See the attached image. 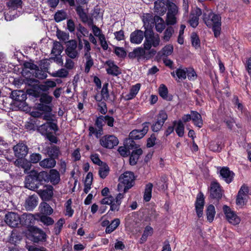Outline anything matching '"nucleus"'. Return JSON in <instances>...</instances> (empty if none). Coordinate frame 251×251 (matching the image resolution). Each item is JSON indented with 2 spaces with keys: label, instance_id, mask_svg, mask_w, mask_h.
I'll list each match as a JSON object with an SVG mask.
<instances>
[{
  "label": "nucleus",
  "instance_id": "obj_1",
  "mask_svg": "<svg viewBox=\"0 0 251 251\" xmlns=\"http://www.w3.org/2000/svg\"><path fill=\"white\" fill-rule=\"evenodd\" d=\"M144 37L145 40L143 45L146 50H150L152 46L156 47L159 45L160 38L158 34L154 35L151 28H146L144 32L139 29L135 30L130 35V41L133 44H139L143 41Z\"/></svg>",
  "mask_w": 251,
  "mask_h": 251
},
{
  "label": "nucleus",
  "instance_id": "obj_2",
  "mask_svg": "<svg viewBox=\"0 0 251 251\" xmlns=\"http://www.w3.org/2000/svg\"><path fill=\"white\" fill-rule=\"evenodd\" d=\"M44 173H43V175ZM41 171H31L25 180V187L30 190L36 191L40 186L43 185L46 176L42 175Z\"/></svg>",
  "mask_w": 251,
  "mask_h": 251
},
{
  "label": "nucleus",
  "instance_id": "obj_3",
  "mask_svg": "<svg viewBox=\"0 0 251 251\" xmlns=\"http://www.w3.org/2000/svg\"><path fill=\"white\" fill-rule=\"evenodd\" d=\"M203 20L205 25L209 28H212L215 37H218L221 30V17L220 14H216L210 11L205 12L202 15Z\"/></svg>",
  "mask_w": 251,
  "mask_h": 251
},
{
  "label": "nucleus",
  "instance_id": "obj_4",
  "mask_svg": "<svg viewBox=\"0 0 251 251\" xmlns=\"http://www.w3.org/2000/svg\"><path fill=\"white\" fill-rule=\"evenodd\" d=\"M135 176L132 172H126L119 177L120 183L118 185V190L122 191L124 187V192L126 193L131 188L134 184Z\"/></svg>",
  "mask_w": 251,
  "mask_h": 251
},
{
  "label": "nucleus",
  "instance_id": "obj_5",
  "mask_svg": "<svg viewBox=\"0 0 251 251\" xmlns=\"http://www.w3.org/2000/svg\"><path fill=\"white\" fill-rule=\"evenodd\" d=\"M10 98L15 101L14 104L23 110L27 109V106L25 101L27 99L26 94L22 90H14L11 91Z\"/></svg>",
  "mask_w": 251,
  "mask_h": 251
},
{
  "label": "nucleus",
  "instance_id": "obj_6",
  "mask_svg": "<svg viewBox=\"0 0 251 251\" xmlns=\"http://www.w3.org/2000/svg\"><path fill=\"white\" fill-rule=\"evenodd\" d=\"M168 119V115L165 110H160L155 116V121L151 125V129L153 132L159 131L165 121Z\"/></svg>",
  "mask_w": 251,
  "mask_h": 251
},
{
  "label": "nucleus",
  "instance_id": "obj_7",
  "mask_svg": "<svg viewBox=\"0 0 251 251\" xmlns=\"http://www.w3.org/2000/svg\"><path fill=\"white\" fill-rule=\"evenodd\" d=\"M42 175L46 176L45 180H43L44 184L48 183L49 181L54 185L58 184L60 181V176L59 172L56 169H50L48 173L47 171H41Z\"/></svg>",
  "mask_w": 251,
  "mask_h": 251
},
{
  "label": "nucleus",
  "instance_id": "obj_8",
  "mask_svg": "<svg viewBox=\"0 0 251 251\" xmlns=\"http://www.w3.org/2000/svg\"><path fill=\"white\" fill-rule=\"evenodd\" d=\"M58 130V128L57 124L51 121L47 122L46 123L38 126L37 128V131L45 137L52 132V130L56 132Z\"/></svg>",
  "mask_w": 251,
  "mask_h": 251
},
{
  "label": "nucleus",
  "instance_id": "obj_9",
  "mask_svg": "<svg viewBox=\"0 0 251 251\" xmlns=\"http://www.w3.org/2000/svg\"><path fill=\"white\" fill-rule=\"evenodd\" d=\"M100 144L105 148L112 149L118 145L119 140L114 135H105L100 139Z\"/></svg>",
  "mask_w": 251,
  "mask_h": 251
},
{
  "label": "nucleus",
  "instance_id": "obj_10",
  "mask_svg": "<svg viewBox=\"0 0 251 251\" xmlns=\"http://www.w3.org/2000/svg\"><path fill=\"white\" fill-rule=\"evenodd\" d=\"M31 240L34 243L43 242L46 239V234L42 230L35 227L31 226L29 229Z\"/></svg>",
  "mask_w": 251,
  "mask_h": 251
},
{
  "label": "nucleus",
  "instance_id": "obj_11",
  "mask_svg": "<svg viewBox=\"0 0 251 251\" xmlns=\"http://www.w3.org/2000/svg\"><path fill=\"white\" fill-rule=\"evenodd\" d=\"M150 122H145L143 124L142 129H134L129 134V138L133 140H139L142 138L149 130Z\"/></svg>",
  "mask_w": 251,
  "mask_h": 251
},
{
  "label": "nucleus",
  "instance_id": "obj_12",
  "mask_svg": "<svg viewBox=\"0 0 251 251\" xmlns=\"http://www.w3.org/2000/svg\"><path fill=\"white\" fill-rule=\"evenodd\" d=\"M77 42L75 40L68 41L66 43V54L71 59L78 57L79 53L76 50Z\"/></svg>",
  "mask_w": 251,
  "mask_h": 251
},
{
  "label": "nucleus",
  "instance_id": "obj_13",
  "mask_svg": "<svg viewBox=\"0 0 251 251\" xmlns=\"http://www.w3.org/2000/svg\"><path fill=\"white\" fill-rule=\"evenodd\" d=\"M43 185L45 189H39L36 191L42 200L44 201H48L51 199L53 195V188L51 185L46 184Z\"/></svg>",
  "mask_w": 251,
  "mask_h": 251
},
{
  "label": "nucleus",
  "instance_id": "obj_14",
  "mask_svg": "<svg viewBox=\"0 0 251 251\" xmlns=\"http://www.w3.org/2000/svg\"><path fill=\"white\" fill-rule=\"evenodd\" d=\"M210 197L212 199L219 200L222 197L223 191L220 184L217 181H212L210 184Z\"/></svg>",
  "mask_w": 251,
  "mask_h": 251
},
{
  "label": "nucleus",
  "instance_id": "obj_15",
  "mask_svg": "<svg viewBox=\"0 0 251 251\" xmlns=\"http://www.w3.org/2000/svg\"><path fill=\"white\" fill-rule=\"evenodd\" d=\"M223 209L224 214L226 215V219L229 223L233 225H237L240 223V218L237 216L234 211L231 210L229 206L226 205H224Z\"/></svg>",
  "mask_w": 251,
  "mask_h": 251
},
{
  "label": "nucleus",
  "instance_id": "obj_16",
  "mask_svg": "<svg viewBox=\"0 0 251 251\" xmlns=\"http://www.w3.org/2000/svg\"><path fill=\"white\" fill-rule=\"evenodd\" d=\"M15 156L19 159L24 158L28 153V148L25 144L19 143L13 147Z\"/></svg>",
  "mask_w": 251,
  "mask_h": 251
},
{
  "label": "nucleus",
  "instance_id": "obj_17",
  "mask_svg": "<svg viewBox=\"0 0 251 251\" xmlns=\"http://www.w3.org/2000/svg\"><path fill=\"white\" fill-rule=\"evenodd\" d=\"M204 205V195L201 192H200L197 196L196 201L195 203L196 212L199 218L202 216Z\"/></svg>",
  "mask_w": 251,
  "mask_h": 251
},
{
  "label": "nucleus",
  "instance_id": "obj_18",
  "mask_svg": "<svg viewBox=\"0 0 251 251\" xmlns=\"http://www.w3.org/2000/svg\"><path fill=\"white\" fill-rule=\"evenodd\" d=\"M5 222L9 226L15 227L20 223L21 218L18 214L9 212L5 215Z\"/></svg>",
  "mask_w": 251,
  "mask_h": 251
},
{
  "label": "nucleus",
  "instance_id": "obj_19",
  "mask_svg": "<svg viewBox=\"0 0 251 251\" xmlns=\"http://www.w3.org/2000/svg\"><path fill=\"white\" fill-rule=\"evenodd\" d=\"M105 64L108 67L106 69L107 74L112 76H118L122 74L121 70L113 61L108 60L105 62Z\"/></svg>",
  "mask_w": 251,
  "mask_h": 251
},
{
  "label": "nucleus",
  "instance_id": "obj_20",
  "mask_svg": "<svg viewBox=\"0 0 251 251\" xmlns=\"http://www.w3.org/2000/svg\"><path fill=\"white\" fill-rule=\"evenodd\" d=\"M45 151L46 152L45 153L48 157H50L55 160L57 159L62 154L60 148L54 145L47 147L45 149Z\"/></svg>",
  "mask_w": 251,
  "mask_h": 251
},
{
  "label": "nucleus",
  "instance_id": "obj_21",
  "mask_svg": "<svg viewBox=\"0 0 251 251\" xmlns=\"http://www.w3.org/2000/svg\"><path fill=\"white\" fill-rule=\"evenodd\" d=\"M220 176L226 183L229 184L233 181L235 174L229 168L223 167L220 171Z\"/></svg>",
  "mask_w": 251,
  "mask_h": 251
},
{
  "label": "nucleus",
  "instance_id": "obj_22",
  "mask_svg": "<svg viewBox=\"0 0 251 251\" xmlns=\"http://www.w3.org/2000/svg\"><path fill=\"white\" fill-rule=\"evenodd\" d=\"M154 12L159 15H164L167 7V1L157 0L154 2Z\"/></svg>",
  "mask_w": 251,
  "mask_h": 251
},
{
  "label": "nucleus",
  "instance_id": "obj_23",
  "mask_svg": "<svg viewBox=\"0 0 251 251\" xmlns=\"http://www.w3.org/2000/svg\"><path fill=\"white\" fill-rule=\"evenodd\" d=\"M143 153V151L141 148L134 150L130 153L129 162V164L131 166L135 165L139 158V157Z\"/></svg>",
  "mask_w": 251,
  "mask_h": 251
},
{
  "label": "nucleus",
  "instance_id": "obj_24",
  "mask_svg": "<svg viewBox=\"0 0 251 251\" xmlns=\"http://www.w3.org/2000/svg\"><path fill=\"white\" fill-rule=\"evenodd\" d=\"M37 196L35 195L30 196L25 201V207L27 210H32L37 206Z\"/></svg>",
  "mask_w": 251,
  "mask_h": 251
},
{
  "label": "nucleus",
  "instance_id": "obj_25",
  "mask_svg": "<svg viewBox=\"0 0 251 251\" xmlns=\"http://www.w3.org/2000/svg\"><path fill=\"white\" fill-rule=\"evenodd\" d=\"M56 164V161L54 159L49 157L39 162V165L44 169H51L54 168Z\"/></svg>",
  "mask_w": 251,
  "mask_h": 251
},
{
  "label": "nucleus",
  "instance_id": "obj_26",
  "mask_svg": "<svg viewBox=\"0 0 251 251\" xmlns=\"http://www.w3.org/2000/svg\"><path fill=\"white\" fill-rule=\"evenodd\" d=\"M155 25L156 30L161 33L165 28L166 24L163 19L160 16L156 15L154 16V25Z\"/></svg>",
  "mask_w": 251,
  "mask_h": 251
},
{
  "label": "nucleus",
  "instance_id": "obj_27",
  "mask_svg": "<svg viewBox=\"0 0 251 251\" xmlns=\"http://www.w3.org/2000/svg\"><path fill=\"white\" fill-rule=\"evenodd\" d=\"M191 120L194 125L199 127H201L203 125V122L201 115L196 111H191Z\"/></svg>",
  "mask_w": 251,
  "mask_h": 251
},
{
  "label": "nucleus",
  "instance_id": "obj_28",
  "mask_svg": "<svg viewBox=\"0 0 251 251\" xmlns=\"http://www.w3.org/2000/svg\"><path fill=\"white\" fill-rule=\"evenodd\" d=\"M159 94L164 100L170 101L173 99L172 95H168V90L165 85L162 84L159 87Z\"/></svg>",
  "mask_w": 251,
  "mask_h": 251
},
{
  "label": "nucleus",
  "instance_id": "obj_29",
  "mask_svg": "<svg viewBox=\"0 0 251 251\" xmlns=\"http://www.w3.org/2000/svg\"><path fill=\"white\" fill-rule=\"evenodd\" d=\"M167 182V177L166 176L164 175L161 176L160 178L156 182L155 185H156L158 190L165 191L168 188Z\"/></svg>",
  "mask_w": 251,
  "mask_h": 251
},
{
  "label": "nucleus",
  "instance_id": "obj_30",
  "mask_svg": "<svg viewBox=\"0 0 251 251\" xmlns=\"http://www.w3.org/2000/svg\"><path fill=\"white\" fill-rule=\"evenodd\" d=\"M154 16L148 14L147 16L143 19L144 26L145 29H152V27L154 26Z\"/></svg>",
  "mask_w": 251,
  "mask_h": 251
},
{
  "label": "nucleus",
  "instance_id": "obj_31",
  "mask_svg": "<svg viewBox=\"0 0 251 251\" xmlns=\"http://www.w3.org/2000/svg\"><path fill=\"white\" fill-rule=\"evenodd\" d=\"M75 11L82 22L86 24V22H88V16L86 13L85 12L82 7L81 5L77 6L75 8Z\"/></svg>",
  "mask_w": 251,
  "mask_h": 251
},
{
  "label": "nucleus",
  "instance_id": "obj_32",
  "mask_svg": "<svg viewBox=\"0 0 251 251\" xmlns=\"http://www.w3.org/2000/svg\"><path fill=\"white\" fill-rule=\"evenodd\" d=\"M141 87L140 83H137L135 85L132 86L130 90L129 93L126 96V99L129 100L135 97L138 93Z\"/></svg>",
  "mask_w": 251,
  "mask_h": 251
},
{
  "label": "nucleus",
  "instance_id": "obj_33",
  "mask_svg": "<svg viewBox=\"0 0 251 251\" xmlns=\"http://www.w3.org/2000/svg\"><path fill=\"white\" fill-rule=\"evenodd\" d=\"M224 146L222 142L219 141H213L209 143V149L213 151L220 152Z\"/></svg>",
  "mask_w": 251,
  "mask_h": 251
},
{
  "label": "nucleus",
  "instance_id": "obj_34",
  "mask_svg": "<svg viewBox=\"0 0 251 251\" xmlns=\"http://www.w3.org/2000/svg\"><path fill=\"white\" fill-rule=\"evenodd\" d=\"M168 12L167 14L176 15L178 12V8L176 5L170 0H167Z\"/></svg>",
  "mask_w": 251,
  "mask_h": 251
},
{
  "label": "nucleus",
  "instance_id": "obj_35",
  "mask_svg": "<svg viewBox=\"0 0 251 251\" xmlns=\"http://www.w3.org/2000/svg\"><path fill=\"white\" fill-rule=\"evenodd\" d=\"M152 187L153 184L151 183H149L146 185L144 194V200L146 202L149 201L151 199Z\"/></svg>",
  "mask_w": 251,
  "mask_h": 251
},
{
  "label": "nucleus",
  "instance_id": "obj_36",
  "mask_svg": "<svg viewBox=\"0 0 251 251\" xmlns=\"http://www.w3.org/2000/svg\"><path fill=\"white\" fill-rule=\"evenodd\" d=\"M23 1L22 0H8L6 3L8 7L13 10L22 8Z\"/></svg>",
  "mask_w": 251,
  "mask_h": 251
},
{
  "label": "nucleus",
  "instance_id": "obj_37",
  "mask_svg": "<svg viewBox=\"0 0 251 251\" xmlns=\"http://www.w3.org/2000/svg\"><path fill=\"white\" fill-rule=\"evenodd\" d=\"M215 213V209L213 205L210 204L207 207L206 213L207 219L209 222H212L213 221Z\"/></svg>",
  "mask_w": 251,
  "mask_h": 251
},
{
  "label": "nucleus",
  "instance_id": "obj_38",
  "mask_svg": "<svg viewBox=\"0 0 251 251\" xmlns=\"http://www.w3.org/2000/svg\"><path fill=\"white\" fill-rule=\"evenodd\" d=\"M99 168V175L102 179L105 178L108 175L109 172V167L106 163H103L102 165L100 166Z\"/></svg>",
  "mask_w": 251,
  "mask_h": 251
},
{
  "label": "nucleus",
  "instance_id": "obj_39",
  "mask_svg": "<svg viewBox=\"0 0 251 251\" xmlns=\"http://www.w3.org/2000/svg\"><path fill=\"white\" fill-rule=\"evenodd\" d=\"M120 223V221L119 219H115L112 221L111 223L106 227L105 232L106 233H111L117 228V227L119 226Z\"/></svg>",
  "mask_w": 251,
  "mask_h": 251
},
{
  "label": "nucleus",
  "instance_id": "obj_40",
  "mask_svg": "<svg viewBox=\"0 0 251 251\" xmlns=\"http://www.w3.org/2000/svg\"><path fill=\"white\" fill-rule=\"evenodd\" d=\"M67 18V13L63 10L57 11L54 15V19L57 23L60 22Z\"/></svg>",
  "mask_w": 251,
  "mask_h": 251
},
{
  "label": "nucleus",
  "instance_id": "obj_41",
  "mask_svg": "<svg viewBox=\"0 0 251 251\" xmlns=\"http://www.w3.org/2000/svg\"><path fill=\"white\" fill-rule=\"evenodd\" d=\"M174 32L175 30L172 26L167 27L163 33V36L162 37V39L165 42L169 41Z\"/></svg>",
  "mask_w": 251,
  "mask_h": 251
},
{
  "label": "nucleus",
  "instance_id": "obj_42",
  "mask_svg": "<svg viewBox=\"0 0 251 251\" xmlns=\"http://www.w3.org/2000/svg\"><path fill=\"white\" fill-rule=\"evenodd\" d=\"M63 50V47L61 44L58 41H55L53 43V48L51 50L52 54H56L60 55Z\"/></svg>",
  "mask_w": 251,
  "mask_h": 251
},
{
  "label": "nucleus",
  "instance_id": "obj_43",
  "mask_svg": "<svg viewBox=\"0 0 251 251\" xmlns=\"http://www.w3.org/2000/svg\"><path fill=\"white\" fill-rule=\"evenodd\" d=\"M56 36L59 40L64 42L66 44L69 38L68 33L63 31L58 28L56 31Z\"/></svg>",
  "mask_w": 251,
  "mask_h": 251
},
{
  "label": "nucleus",
  "instance_id": "obj_44",
  "mask_svg": "<svg viewBox=\"0 0 251 251\" xmlns=\"http://www.w3.org/2000/svg\"><path fill=\"white\" fill-rule=\"evenodd\" d=\"M191 43L193 47L196 49L200 47L201 43L199 36L196 32H192L191 35Z\"/></svg>",
  "mask_w": 251,
  "mask_h": 251
},
{
  "label": "nucleus",
  "instance_id": "obj_45",
  "mask_svg": "<svg viewBox=\"0 0 251 251\" xmlns=\"http://www.w3.org/2000/svg\"><path fill=\"white\" fill-rule=\"evenodd\" d=\"M39 98L40 103L50 104L52 100V97L46 93L40 94Z\"/></svg>",
  "mask_w": 251,
  "mask_h": 251
},
{
  "label": "nucleus",
  "instance_id": "obj_46",
  "mask_svg": "<svg viewBox=\"0 0 251 251\" xmlns=\"http://www.w3.org/2000/svg\"><path fill=\"white\" fill-rule=\"evenodd\" d=\"M89 136H92L93 134L95 135L97 138H99L100 135L103 134L102 127H98L97 129L93 126H90L89 127Z\"/></svg>",
  "mask_w": 251,
  "mask_h": 251
},
{
  "label": "nucleus",
  "instance_id": "obj_47",
  "mask_svg": "<svg viewBox=\"0 0 251 251\" xmlns=\"http://www.w3.org/2000/svg\"><path fill=\"white\" fill-rule=\"evenodd\" d=\"M41 211L46 215H50L53 212V209L47 202H44L41 203Z\"/></svg>",
  "mask_w": 251,
  "mask_h": 251
},
{
  "label": "nucleus",
  "instance_id": "obj_48",
  "mask_svg": "<svg viewBox=\"0 0 251 251\" xmlns=\"http://www.w3.org/2000/svg\"><path fill=\"white\" fill-rule=\"evenodd\" d=\"M176 127V131L177 135L181 137L183 136L184 133V126L181 120L177 122Z\"/></svg>",
  "mask_w": 251,
  "mask_h": 251
},
{
  "label": "nucleus",
  "instance_id": "obj_49",
  "mask_svg": "<svg viewBox=\"0 0 251 251\" xmlns=\"http://www.w3.org/2000/svg\"><path fill=\"white\" fill-rule=\"evenodd\" d=\"M125 145L126 146L127 149H128V150L129 151L130 150L133 151L140 148V145L136 144L134 140L129 138H128V139L127 140V142L126 144H125Z\"/></svg>",
  "mask_w": 251,
  "mask_h": 251
},
{
  "label": "nucleus",
  "instance_id": "obj_50",
  "mask_svg": "<svg viewBox=\"0 0 251 251\" xmlns=\"http://www.w3.org/2000/svg\"><path fill=\"white\" fill-rule=\"evenodd\" d=\"M33 76L38 79H43L47 77V74L45 71L40 70L38 67L35 72L33 73Z\"/></svg>",
  "mask_w": 251,
  "mask_h": 251
},
{
  "label": "nucleus",
  "instance_id": "obj_51",
  "mask_svg": "<svg viewBox=\"0 0 251 251\" xmlns=\"http://www.w3.org/2000/svg\"><path fill=\"white\" fill-rule=\"evenodd\" d=\"M68 71L67 70L61 69L55 73H53L51 75L54 77L65 78L68 76Z\"/></svg>",
  "mask_w": 251,
  "mask_h": 251
},
{
  "label": "nucleus",
  "instance_id": "obj_52",
  "mask_svg": "<svg viewBox=\"0 0 251 251\" xmlns=\"http://www.w3.org/2000/svg\"><path fill=\"white\" fill-rule=\"evenodd\" d=\"M186 75L190 80H195L197 78V74L192 68H186Z\"/></svg>",
  "mask_w": 251,
  "mask_h": 251
},
{
  "label": "nucleus",
  "instance_id": "obj_53",
  "mask_svg": "<svg viewBox=\"0 0 251 251\" xmlns=\"http://www.w3.org/2000/svg\"><path fill=\"white\" fill-rule=\"evenodd\" d=\"M114 52L117 56L122 58H125L127 55L126 50L122 47H115Z\"/></svg>",
  "mask_w": 251,
  "mask_h": 251
},
{
  "label": "nucleus",
  "instance_id": "obj_54",
  "mask_svg": "<svg viewBox=\"0 0 251 251\" xmlns=\"http://www.w3.org/2000/svg\"><path fill=\"white\" fill-rule=\"evenodd\" d=\"M37 108L40 111L50 113L52 111V106L50 104L39 103L37 105Z\"/></svg>",
  "mask_w": 251,
  "mask_h": 251
},
{
  "label": "nucleus",
  "instance_id": "obj_55",
  "mask_svg": "<svg viewBox=\"0 0 251 251\" xmlns=\"http://www.w3.org/2000/svg\"><path fill=\"white\" fill-rule=\"evenodd\" d=\"M176 23V15H171L167 14L166 19V24L168 25H174Z\"/></svg>",
  "mask_w": 251,
  "mask_h": 251
},
{
  "label": "nucleus",
  "instance_id": "obj_56",
  "mask_svg": "<svg viewBox=\"0 0 251 251\" xmlns=\"http://www.w3.org/2000/svg\"><path fill=\"white\" fill-rule=\"evenodd\" d=\"M41 159L42 155L39 153H33L30 155V162L32 163H39Z\"/></svg>",
  "mask_w": 251,
  "mask_h": 251
},
{
  "label": "nucleus",
  "instance_id": "obj_57",
  "mask_svg": "<svg viewBox=\"0 0 251 251\" xmlns=\"http://www.w3.org/2000/svg\"><path fill=\"white\" fill-rule=\"evenodd\" d=\"M174 48L173 45L169 44L165 46L162 49L163 55L168 56L170 55L173 52Z\"/></svg>",
  "mask_w": 251,
  "mask_h": 251
},
{
  "label": "nucleus",
  "instance_id": "obj_58",
  "mask_svg": "<svg viewBox=\"0 0 251 251\" xmlns=\"http://www.w3.org/2000/svg\"><path fill=\"white\" fill-rule=\"evenodd\" d=\"M108 84L107 83L104 84L101 91V97L104 100H107L109 97L108 91Z\"/></svg>",
  "mask_w": 251,
  "mask_h": 251
},
{
  "label": "nucleus",
  "instance_id": "obj_59",
  "mask_svg": "<svg viewBox=\"0 0 251 251\" xmlns=\"http://www.w3.org/2000/svg\"><path fill=\"white\" fill-rule=\"evenodd\" d=\"M134 50L135 52L136 57L138 58V59H140L141 58H144V56L146 55L145 50H146L145 48L143 49L142 48L138 47L135 48Z\"/></svg>",
  "mask_w": 251,
  "mask_h": 251
},
{
  "label": "nucleus",
  "instance_id": "obj_60",
  "mask_svg": "<svg viewBox=\"0 0 251 251\" xmlns=\"http://www.w3.org/2000/svg\"><path fill=\"white\" fill-rule=\"evenodd\" d=\"M40 220L43 223L47 226L52 225L54 223L53 219L47 215L42 216Z\"/></svg>",
  "mask_w": 251,
  "mask_h": 251
},
{
  "label": "nucleus",
  "instance_id": "obj_61",
  "mask_svg": "<svg viewBox=\"0 0 251 251\" xmlns=\"http://www.w3.org/2000/svg\"><path fill=\"white\" fill-rule=\"evenodd\" d=\"M65 223V220L63 218L60 219L56 224V226L54 227V231L56 235L60 233L63 224Z\"/></svg>",
  "mask_w": 251,
  "mask_h": 251
},
{
  "label": "nucleus",
  "instance_id": "obj_62",
  "mask_svg": "<svg viewBox=\"0 0 251 251\" xmlns=\"http://www.w3.org/2000/svg\"><path fill=\"white\" fill-rule=\"evenodd\" d=\"M118 151L120 155L124 157L128 156L130 153V151L128 150V149H127L125 145L124 147H119Z\"/></svg>",
  "mask_w": 251,
  "mask_h": 251
},
{
  "label": "nucleus",
  "instance_id": "obj_63",
  "mask_svg": "<svg viewBox=\"0 0 251 251\" xmlns=\"http://www.w3.org/2000/svg\"><path fill=\"white\" fill-rule=\"evenodd\" d=\"M176 74L179 79H185L186 78V69H177Z\"/></svg>",
  "mask_w": 251,
  "mask_h": 251
},
{
  "label": "nucleus",
  "instance_id": "obj_64",
  "mask_svg": "<svg viewBox=\"0 0 251 251\" xmlns=\"http://www.w3.org/2000/svg\"><path fill=\"white\" fill-rule=\"evenodd\" d=\"M90 158L94 164H97L100 166L102 165L103 163H105L100 160L98 154L95 153L92 154L90 156Z\"/></svg>",
  "mask_w": 251,
  "mask_h": 251
}]
</instances>
